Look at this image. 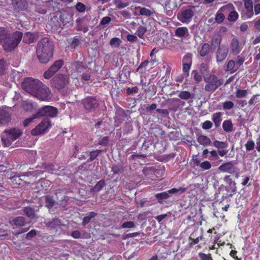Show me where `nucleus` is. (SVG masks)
<instances>
[{
  "label": "nucleus",
  "mask_w": 260,
  "mask_h": 260,
  "mask_svg": "<svg viewBox=\"0 0 260 260\" xmlns=\"http://www.w3.org/2000/svg\"><path fill=\"white\" fill-rule=\"evenodd\" d=\"M157 51H156L155 48H153L150 54V62L151 64V65H154V64L156 62H158V60L156 59V56L155 55V53L157 52Z\"/></svg>",
  "instance_id": "nucleus-53"
},
{
  "label": "nucleus",
  "mask_w": 260,
  "mask_h": 260,
  "mask_svg": "<svg viewBox=\"0 0 260 260\" xmlns=\"http://www.w3.org/2000/svg\"><path fill=\"white\" fill-rule=\"evenodd\" d=\"M191 67V65L182 64V71L185 77H187L189 76Z\"/></svg>",
  "instance_id": "nucleus-57"
},
{
  "label": "nucleus",
  "mask_w": 260,
  "mask_h": 260,
  "mask_svg": "<svg viewBox=\"0 0 260 260\" xmlns=\"http://www.w3.org/2000/svg\"><path fill=\"white\" fill-rule=\"evenodd\" d=\"M23 37V42L26 44H31L37 41L38 39V35L35 33H31L30 32H26L24 34Z\"/></svg>",
  "instance_id": "nucleus-20"
},
{
  "label": "nucleus",
  "mask_w": 260,
  "mask_h": 260,
  "mask_svg": "<svg viewBox=\"0 0 260 260\" xmlns=\"http://www.w3.org/2000/svg\"><path fill=\"white\" fill-rule=\"evenodd\" d=\"M221 116L222 113L220 112L214 113L212 115V119L216 128L218 127L220 125L221 122L222 121Z\"/></svg>",
  "instance_id": "nucleus-27"
},
{
  "label": "nucleus",
  "mask_w": 260,
  "mask_h": 260,
  "mask_svg": "<svg viewBox=\"0 0 260 260\" xmlns=\"http://www.w3.org/2000/svg\"><path fill=\"white\" fill-rule=\"evenodd\" d=\"M175 35L179 38H186L189 36L188 29L184 26L177 27L175 30Z\"/></svg>",
  "instance_id": "nucleus-22"
},
{
  "label": "nucleus",
  "mask_w": 260,
  "mask_h": 260,
  "mask_svg": "<svg viewBox=\"0 0 260 260\" xmlns=\"http://www.w3.org/2000/svg\"><path fill=\"white\" fill-rule=\"evenodd\" d=\"M149 61L148 60H145L142 62L141 64L136 69V72H139L140 74H143L146 71Z\"/></svg>",
  "instance_id": "nucleus-34"
},
{
  "label": "nucleus",
  "mask_w": 260,
  "mask_h": 260,
  "mask_svg": "<svg viewBox=\"0 0 260 260\" xmlns=\"http://www.w3.org/2000/svg\"><path fill=\"white\" fill-rule=\"evenodd\" d=\"M212 145L217 149V151H225L226 154L228 152V150L226 149L228 147V143L226 142L215 140L213 142Z\"/></svg>",
  "instance_id": "nucleus-21"
},
{
  "label": "nucleus",
  "mask_w": 260,
  "mask_h": 260,
  "mask_svg": "<svg viewBox=\"0 0 260 260\" xmlns=\"http://www.w3.org/2000/svg\"><path fill=\"white\" fill-rule=\"evenodd\" d=\"M178 96L182 100H187L191 97V93L188 91H181L178 94Z\"/></svg>",
  "instance_id": "nucleus-46"
},
{
  "label": "nucleus",
  "mask_w": 260,
  "mask_h": 260,
  "mask_svg": "<svg viewBox=\"0 0 260 260\" xmlns=\"http://www.w3.org/2000/svg\"><path fill=\"white\" fill-rule=\"evenodd\" d=\"M200 167L203 170H207L211 168V165L208 161L206 160L201 163Z\"/></svg>",
  "instance_id": "nucleus-62"
},
{
  "label": "nucleus",
  "mask_w": 260,
  "mask_h": 260,
  "mask_svg": "<svg viewBox=\"0 0 260 260\" xmlns=\"http://www.w3.org/2000/svg\"><path fill=\"white\" fill-rule=\"evenodd\" d=\"M69 77L64 74H59L55 75L50 81L52 88L60 91L64 89L69 84Z\"/></svg>",
  "instance_id": "nucleus-3"
},
{
  "label": "nucleus",
  "mask_w": 260,
  "mask_h": 260,
  "mask_svg": "<svg viewBox=\"0 0 260 260\" xmlns=\"http://www.w3.org/2000/svg\"><path fill=\"white\" fill-rule=\"evenodd\" d=\"M62 60L55 61L53 64L44 73V77L46 79L51 78L63 66Z\"/></svg>",
  "instance_id": "nucleus-12"
},
{
  "label": "nucleus",
  "mask_w": 260,
  "mask_h": 260,
  "mask_svg": "<svg viewBox=\"0 0 260 260\" xmlns=\"http://www.w3.org/2000/svg\"><path fill=\"white\" fill-rule=\"evenodd\" d=\"M43 83L37 79L27 78L25 79L22 82V86L26 92L34 96L37 93L36 91L39 89L40 86L43 85Z\"/></svg>",
  "instance_id": "nucleus-4"
},
{
  "label": "nucleus",
  "mask_w": 260,
  "mask_h": 260,
  "mask_svg": "<svg viewBox=\"0 0 260 260\" xmlns=\"http://www.w3.org/2000/svg\"><path fill=\"white\" fill-rule=\"evenodd\" d=\"M53 44L47 37L41 39L37 44L36 53L41 63H46L52 57Z\"/></svg>",
  "instance_id": "nucleus-2"
},
{
  "label": "nucleus",
  "mask_w": 260,
  "mask_h": 260,
  "mask_svg": "<svg viewBox=\"0 0 260 260\" xmlns=\"http://www.w3.org/2000/svg\"><path fill=\"white\" fill-rule=\"evenodd\" d=\"M245 60V58L242 55H238L236 58V64H238L239 67L242 66Z\"/></svg>",
  "instance_id": "nucleus-63"
},
{
  "label": "nucleus",
  "mask_w": 260,
  "mask_h": 260,
  "mask_svg": "<svg viewBox=\"0 0 260 260\" xmlns=\"http://www.w3.org/2000/svg\"><path fill=\"white\" fill-rule=\"evenodd\" d=\"M236 63L235 61L233 60H230L226 64V68L225 69V71L226 72H230L231 73H235L237 70H235L234 68L235 67Z\"/></svg>",
  "instance_id": "nucleus-37"
},
{
  "label": "nucleus",
  "mask_w": 260,
  "mask_h": 260,
  "mask_svg": "<svg viewBox=\"0 0 260 260\" xmlns=\"http://www.w3.org/2000/svg\"><path fill=\"white\" fill-rule=\"evenodd\" d=\"M231 53L234 55H237L240 53L243 49L242 45L236 38L231 40L230 45Z\"/></svg>",
  "instance_id": "nucleus-15"
},
{
  "label": "nucleus",
  "mask_w": 260,
  "mask_h": 260,
  "mask_svg": "<svg viewBox=\"0 0 260 260\" xmlns=\"http://www.w3.org/2000/svg\"><path fill=\"white\" fill-rule=\"evenodd\" d=\"M114 3L116 7L119 9L124 8L128 6V3H123L121 0H114Z\"/></svg>",
  "instance_id": "nucleus-51"
},
{
  "label": "nucleus",
  "mask_w": 260,
  "mask_h": 260,
  "mask_svg": "<svg viewBox=\"0 0 260 260\" xmlns=\"http://www.w3.org/2000/svg\"><path fill=\"white\" fill-rule=\"evenodd\" d=\"M225 155V151H217L216 150L213 149L210 151V155L208 156V159L211 161H215L219 159V156L223 157Z\"/></svg>",
  "instance_id": "nucleus-18"
},
{
  "label": "nucleus",
  "mask_w": 260,
  "mask_h": 260,
  "mask_svg": "<svg viewBox=\"0 0 260 260\" xmlns=\"http://www.w3.org/2000/svg\"><path fill=\"white\" fill-rule=\"evenodd\" d=\"M211 51V47L207 43H205L202 44L201 49L199 50V54L202 57H205L207 56Z\"/></svg>",
  "instance_id": "nucleus-26"
},
{
  "label": "nucleus",
  "mask_w": 260,
  "mask_h": 260,
  "mask_svg": "<svg viewBox=\"0 0 260 260\" xmlns=\"http://www.w3.org/2000/svg\"><path fill=\"white\" fill-rule=\"evenodd\" d=\"M75 7L76 10L80 13L84 12L86 9L85 5L80 2L77 3Z\"/></svg>",
  "instance_id": "nucleus-59"
},
{
  "label": "nucleus",
  "mask_w": 260,
  "mask_h": 260,
  "mask_svg": "<svg viewBox=\"0 0 260 260\" xmlns=\"http://www.w3.org/2000/svg\"><path fill=\"white\" fill-rule=\"evenodd\" d=\"M38 118H39L38 115H37V113H36L31 117L25 119L23 122V125L24 126L26 127L32 122L35 119Z\"/></svg>",
  "instance_id": "nucleus-47"
},
{
  "label": "nucleus",
  "mask_w": 260,
  "mask_h": 260,
  "mask_svg": "<svg viewBox=\"0 0 260 260\" xmlns=\"http://www.w3.org/2000/svg\"><path fill=\"white\" fill-rule=\"evenodd\" d=\"M218 169L222 172L230 174L237 172V168L234 166L232 161L223 163L219 167Z\"/></svg>",
  "instance_id": "nucleus-16"
},
{
  "label": "nucleus",
  "mask_w": 260,
  "mask_h": 260,
  "mask_svg": "<svg viewBox=\"0 0 260 260\" xmlns=\"http://www.w3.org/2000/svg\"><path fill=\"white\" fill-rule=\"evenodd\" d=\"M102 151V150L99 149L90 151L89 152V158L87 160V161H93L100 155Z\"/></svg>",
  "instance_id": "nucleus-40"
},
{
  "label": "nucleus",
  "mask_w": 260,
  "mask_h": 260,
  "mask_svg": "<svg viewBox=\"0 0 260 260\" xmlns=\"http://www.w3.org/2000/svg\"><path fill=\"white\" fill-rule=\"evenodd\" d=\"M25 175H19L16 172H12L11 170H8L6 172L5 178L11 180L13 184L20 185L23 181L22 177Z\"/></svg>",
  "instance_id": "nucleus-14"
},
{
  "label": "nucleus",
  "mask_w": 260,
  "mask_h": 260,
  "mask_svg": "<svg viewBox=\"0 0 260 260\" xmlns=\"http://www.w3.org/2000/svg\"><path fill=\"white\" fill-rule=\"evenodd\" d=\"M134 227H135L134 222L133 221H126V222H123L121 226V228L122 229H127V228L131 229V228H133Z\"/></svg>",
  "instance_id": "nucleus-60"
},
{
  "label": "nucleus",
  "mask_w": 260,
  "mask_h": 260,
  "mask_svg": "<svg viewBox=\"0 0 260 260\" xmlns=\"http://www.w3.org/2000/svg\"><path fill=\"white\" fill-rule=\"evenodd\" d=\"M155 171V167H154L145 168L143 170L145 176L152 180H154V174L156 172Z\"/></svg>",
  "instance_id": "nucleus-28"
},
{
  "label": "nucleus",
  "mask_w": 260,
  "mask_h": 260,
  "mask_svg": "<svg viewBox=\"0 0 260 260\" xmlns=\"http://www.w3.org/2000/svg\"><path fill=\"white\" fill-rule=\"evenodd\" d=\"M194 7L190 6L186 8H183L177 14V19L183 23H188L194 15Z\"/></svg>",
  "instance_id": "nucleus-6"
},
{
  "label": "nucleus",
  "mask_w": 260,
  "mask_h": 260,
  "mask_svg": "<svg viewBox=\"0 0 260 260\" xmlns=\"http://www.w3.org/2000/svg\"><path fill=\"white\" fill-rule=\"evenodd\" d=\"M138 9H140L139 13L140 15L145 16H150L152 14V11L146 8H141L139 7Z\"/></svg>",
  "instance_id": "nucleus-45"
},
{
  "label": "nucleus",
  "mask_w": 260,
  "mask_h": 260,
  "mask_svg": "<svg viewBox=\"0 0 260 260\" xmlns=\"http://www.w3.org/2000/svg\"><path fill=\"white\" fill-rule=\"evenodd\" d=\"M204 80L207 84L205 86V90L207 92H213L219 87L223 84L222 79H218L215 75H210L205 78Z\"/></svg>",
  "instance_id": "nucleus-5"
},
{
  "label": "nucleus",
  "mask_w": 260,
  "mask_h": 260,
  "mask_svg": "<svg viewBox=\"0 0 260 260\" xmlns=\"http://www.w3.org/2000/svg\"><path fill=\"white\" fill-rule=\"evenodd\" d=\"M222 39L221 36H218L216 37L213 38L211 40V45L213 47H220Z\"/></svg>",
  "instance_id": "nucleus-41"
},
{
  "label": "nucleus",
  "mask_w": 260,
  "mask_h": 260,
  "mask_svg": "<svg viewBox=\"0 0 260 260\" xmlns=\"http://www.w3.org/2000/svg\"><path fill=\"white\" fill-rule=\"evenodd\" d=\"M25 220L24 217L22 216H17L15 217L11 222L12 225L18 226H22L24 225Z\"/></svg>",
  "instance_id": "nucleus-31"
},
{
  "label": "nucleus",
  "mask_w": 260,
  "mask_h": 260,
  "mask_svg": "<svg viewBox=\"0 0 260 260\" xmlns=\"http://www.w3.org/2000/svg\"><path fill=\"white\" fill-rule=\"evenodd\" d=\"M23 212L30 218L33 219L35 217V211L33 208L28 206L25 207L23 209Z\"/></svg>",
  "instance_id": "nucleus-33"
},
{
  "label": "nucleus",
  "mask_w": 260,
  "mask_h": 260,
  "mask_svg": "<svg viewBox=\"0 0 260 260\" xmlns=\"http://www.w3.org/2000/svg\"><path fill=\"white\" fill-rule=\"evenodd\" d=\"M51 126L50 121L48 120L43 119L35 128L31 131L33 136H38L45 133Z\"/></svg>",
  "instance_id": "nucleus-11"
},
{
  "label": "nucleus",
  "mask_w": 260,
  "mask_h": 260,
  "mask_svg": "<svg viewBox=\"0 0 260 260\" xmlns=\"http://www.w3.org/2000/svg\"><path fill=\"white\" fill-rule=\"evenodd\" d=\"M105 185V181L104 179L101 180L92 187L91 189L92 191L93 192H98L101 191Z\"/></svg>",
  "instance_id": "nucleus-32"
},
{
  "label": "nucleus",
  "mask_w": 260,
  "mask_h": 260,
  "mask_svg": "<svg viewBox=\"0 0 260 260\" xmlns=\"http://www.w3.org/2000/svg\"><path fill=\"white\" fill-rule=\"evenodd\" d=\"M58 109L51 106H45L40 108L37 112L39 118L41 117H49L54 118L57 116Z\"/></svg>",
  "instance_id": "nucleus-10"
},
{
  "label": "nucleus",
  "mask_w": 260,
  "mask_h": 260,
  "mask_svg": "<svg viewBox=\"0 0 260 260\" xmlns=\"http://www.w3.org/2000/svg\"><path fill=\"white\" fill-rule=\"evenodd\" d=\"M1 139L3 145L5 147L10 146L12 143L14 142L13 139L6 134H3L1 136Z\"/></svg>",
  "instance_id": "nucleus-30"
},
{
  "label": "nucleus",
  "mask_w": 260,
  "mask_h": 260,
  "mask_svg": "<svg viewBox=\"0 0 260 260\" xmlns=\"http://www.w3.org/2000/svg\"><path fill=\"white\" fill-rule=\"evenodd\" d=\"M254 142L252 140H248L245 145L247 151L252 150L254 148Z\"/></svg>",
  "instance_id": "nucleus-56"
},
{
  "label": "nucleus",
  "mask_w": 260,
  "mask_h": 260,
  "mask_svg": "<svg viewBox=\"0 0 260 260\" xmlns=\"http://www.w3.org/2000/svg\"><path fill=\"white\" fill-rule=\"evenodd\" d=\"M97 215V213L94 212H90L88 215L86 216H85L83 218V221L82 222V224L83 225H85L86 224H88L90 222L91 219L94 217H95Z\"/></svg>",
  "instance_id": "nucleus-36"
},
{
  "label": "nucleus",
  "mask_w": 260,
  "mask_h": 260,
  "mask_svg": "<svg viewBox=\"0 0 260 260\" xmlns=\"http://www.w3.org/2000/svg\"><path fill=\"white\" fill-rule=\"evenodd\" d=\"M229 48L226 45H222L220 47H218L215 53L216 62L220 63L225 60L229 54Z\"/></svg>",
  "instance_id": "nucleus-13"
},
{
  "label": "nucleus",
  "mask_w": 260,
  "mask_h": 260,
  "mask_svg": "<svg viewBox=\"0 0 260 260\" xmlns=\"http://www.w3.org/2000/svg\"><path fill=\"white\" fill-rule=\"evenodd\" d=\"M4 134H6L8 135H9V136L14 141L22 135V132L20 129L13 128L5 130L4 132Z\"/></svg>",
  "instance_id": "nucleus-17"
},
{
  "label": "nucleus",
  "mask_w": 260,
  "mask_h": 260,
  "mask_svg": "<svg viewBox=\"0 0 260 260\" xmlns=\"http://www.w3.org/2000/svg\"><path fill=\"white\" fill-rule=\"evenodd\" d=\"M147 29L146 28L143 26H140L138 27L137 31V36L141 39L143 38V36L145 32H146Z\"/></svg>",
  "instance_id": "nucleus-48"
},
{
  "label": "nucleus",
  "mask_w": 260,
  "mask_h": 260,
  "mask_svg": "<svg viewBox=\"0 0 260 260\" xmlns=\"http://www.w3.org/2000/svg\"><path fill=\"white\" fill-rule=\"evenodd\" d=\"M198 142L204 146H210L211 145V141L209 138L205 135H200L197 139Z\"/></svg>",
  "instance_id": "nucleus-25"
},
{
  "label": "nucleus",
  "mask_w": 260,
  "mask_h": 260,
  "mask_svg": "<svg viewBox=\"0 0 260 260\" xmlns=\"http://www.w3.org/2000/svg\"><path fill=\"white\" fill-rule=\"evenodd\" d=\"M213 123L209 120H206L202 123V128L204 129L208 130L212 128Z\"/></svg>",
  "instance_id": "nucleus-61"
},
{
  "label": "nucleus",
  "mask_w": 260,
  "mask_h": 260,
  "mask_svg": "<svg viewBox=\"0 0 260 260\" xmlns=\"http://www.w3.org/2000/svg\"><path fill=\"white\" fill-rule=\"evenodd\" d=\"M11 115L7 112L2 110L0 111V123L6 124L11 120Z\"/></svg>",
  "instance_id": "nucleus-23"
},
{
  "label": "nucleus",
  "mask_w": 260,
  "mask_h": 260,
  "mask_svg": "<svg viewBox=\"0 0 260 260\" xmlns=\"http://www.w3.org/2000/svg\"><path fill=\"white\" fill-rule=\"evenodd\" d=\"M234 106V103L232 101H226L222 104V107L224 110H230Z\"/></svg>",
  "instance_id": "nucleus-58"
},
{
  "label": "nucleus",
  "mask_w": 260,
  "mask_h": 260,
  "mask_svg": "<svg viewBox=\"0 0 260 260\" xmlns=\"http://www.w3.org/2000/svg\"><path fill=\"white\" fill-rule=\"evenodd\" d=\"M239 17V14L235 10L230 12L228 16V20L230 22H235Z\"/></svg>",
  "instance_id": "nucleus-42"
},
{
  "label": "nucleus",
  "mask_w": 260,
  "mask_h": 260,
  "mask_svg": "<svg viewBox=\"0 0 260 260\" xmlns=\"http://www.w3.org/2000/svg\"><path fill=\"white\" fill-rule=\"evenodd\" d=\"M45 206L49 209H51L55 204L53 197L49 195L45 197Z\"/></svg>",
  "instance_id": "nucleus-35"
},
{
  "label": "nucleus",
  "mask_w": 260,
  "mask_h": 260,
  "mask_svg": "<svg viewBox=\"0 0 260 260\" xmlns=\"http://www.w3.org/2000/svg\"><path fill=\"white\" fill-rule=\"evenodd\" d=\"M192 54L190 53H187L185 54L182 58V64H192Z\"/></svg>",
  "instance_id": "nucleus-39"
},
{
  "label": "nucleus",
  "mask_w": 260,
  "mask_h": 260,
  "mask_svg": "<svg viewBox=\"0 0 260 260\" xmlns=\"http://www.w3.org/2000/svg\"><path fill=\"white\" fill-rule=\"evenodd\" d=\"M45 224L47 227L50 228L51 229H55L61 225V221L60 219L57 218H54L51 220L45 221Z\"/></svg>",
  "instance_id": "nucleus-24"
},
{
  "label": "nucleus",
  "mask_w": 260,
  "mask_h": 260,
  "mask_svg": "<svg viewBox=\"0 0 260 260\" xmlns=\"http://www.w3.org/2000/svg\"><path fill=\"white\" fill-rule=\"evenodd\" d=\"M152 134H153L156 138L161 137L165 135V132L161 128L156 127L153 129Z\"/></svg>",
  "instance_id": "nucleus-44"
},
{
  "label": "nucleus",
  "mask_w": 260,
  "mask_h": 260,
  "mask_svg": "<svg viewBox=\"0 0 260 260\" xmlns=\"http://www.w3.org/2000/svg\"><path fill=\"white\" fill-rule=\"evenodd\" d=\"M192 75H193V79L195 80L196 83H199L202 81V77L197 70H193L192 71Z\"/></svg>",
  "instance_id": "nucleus-50"
},
{
  "label": "nucleus",
  "mask_w": 260,
  "mask_h": 260,
  "mask_svg": "<svg viewBox=\"0 0 260 260\" xmlns=\"http://www.w3.org/2000/svg\"><path fill=\"white\" fill-rule=\"evenodd\" d=\"M12 4L15 10H23L27 8V0H12Z\"/></svg>",
  "instance_id": "nucleus-19"
},
{
  "label": "nucleus",
  "mask_w": 260,
  "mask_h": 260,
  "mask_svg": "<svg viewBox=\"0 0 260 260\" xmlns=\"http://www.w3.org/2000/svg\"><path fill=\"white\" fill-rule=\"evenodd\" d=\"M192 54L190 53H187L185 54L182 58V64H192Z\"/></svg>",
  "instance_id": "nucleus-38"
},
{
  "label": "nucleus",
  "mask_w": 260,
  "mask_h": 260,
  "mask_svg": "<svg viewBox=\"0 0 260 260\" xmlns=\"http://www.w3.org/2000/svg\"><path fill=\"white\" fill-rule=\"evenodd\" d=\"M244 3V8L242 9L241 16L243 20L251 18L254 15L253 3L252 0H242Z\"/></svg>",
  "instance_id": "nucleus-9"
},
{
  "label": "nucleus",
  "mask_w": 260,
  "mask_h": 260,
  "mask_svg": "<svg viewBox=\"0 0 260 260\" xmlns=\"http://www.w3.org/2000/svg\"><path fill=\"white\" fill-rule=\"evenodd\" d=\"M22 37L21 31H16L11 34L8 28L0 27V44L6 52H10L16 48Z\"/></svg>",
  "instance_id": "nucleus-1"
},
{
  "label": "nucleus",
  "mask_w": 260,
  "mask_h": 260,
  "mask_svg": "<svg viewBox=\"0 0 260 260\" xmlns=\"http://www.w3.org/2000/svg\"><path fill=\"white\" fill-rule=\"evenodd\" d=\"M199 256L201 260H212L210 254H206L201 252L199 253Z\"/></svg>",
  "instance_id": "nucleus-64"
},
{
  "label": "nucleus",
  "mask_w": 260,
  "mask_h": 260,
  "mask_svg": "<svg viewBox=\"0 0 260 260\" xmlns=\"http://www.w3.org/2000/svg\"><path fill=\"white\" fill-rule=\"evenodd\" d=\"M155 196L158 200H165L169 198L168 191L156 193Z\"/></svg>",
  "instance_id": "nucleus-55"
},
{
  "label": "nucleus",
  "mask_w": 260,
  "mask_h": 260,
  "mask_svg": "<svg viewBox=\"0 0 260 260\" xmlns=\"http://www.w3.org/2000/svg\"><path fill=\"white\" fill-rule=\"evenodd\" d=\"M248 91L247 89H238L236 92V96L237 98H242L246 96Z\"/></svg>",
  "instance_id": "nucleus-49"
},
{
  "label": "nucleus",
  "mask_w": 260,
  "mask_h": 260,
  "mask_svg": "<svg viewBox=\"0 0 260 260\" xmlns=\"http://www.w3.org/2000/svg\"><path fill=\"white\" fill-rule=\"evenodd\" d=\"M186 190V187H181L178 188H173L169 190H168L169 194V193H173V194H181Z\"/></svg>",
  "instance_id": "nucleus-43"
},
{
  "label": "nucleus",
  "mask_w": 260,
  "mask_h": 260,
  "mask_svg": "<svg viewBox=\"0 0 260 260\" xmlns=\"http://www.w3.org/2000/svg\"><path fill=\"white\" fill-rule=\"evenodd\" d=\"M82 104L87 113L94 112L99 106V103L95 96H89L82 101Z\"/></svg>",
  "instance_id": "nucleus-7"
},
{
  "label": "nucleus",
  "mask_w": 260,
  "mask_h": 260,
  "mask_svg": "<svg viewBox=\"0 0 260 260\" xmlns=\"http://www.w3.org/2000/svg\"><path fill=\"white\" fill-rule=\"evenodd\" d=\"M121 43V41L118 38H113L110 41V45L112 47H118Z\"/></svg>",
  "instance_id": "nucleus-52"
},
{
  "label": "nucleus",
  "mask_w": 260,
  "mask_h": 260,
  "mask_svg": "<svg viewBox=\"0 0 260 260\" xmlns=\"http://www.w3.org/2000/svg\"><path fill=\"white\" fill-rule=\"evenodd\" d=\"M222 128L226 133H231L233 129V124L231 120H225L222 123Z\"/></svg>",
  "instance_id": "nucleus-29"
},
{
  "label": "nucleus",
  "mask_w": 260,
  "mask_h": 260,
  "mask_svg": "<svg viewBox=\"0 0 260 260\" xmlns=\"http://www.w3.org/2000/svg\"><path fill=\"white\" fill-rule=\"evenodd\" d=\"M34 96L36 97L39 100L42 101H49L52 99V94L49 87L45 84L43 83L42 86H40L39 89L36 91Z\"/></svg>",
  "instance_id": "nucleus-8"
},
{
  "label": "nucleus",
  "mask_w": 260,
  "mask_h": 260,
  "mask_svg": "<svg viewBox=\"0 0 260 260\" xmlns=\"http://www.w3.org/2000/svg\"><path fill=\"white\" fill-rule=\"evenodd\" d=\"M225 17L223 13L218 11L215 15V20L218 23H222L224 20Z\"/></svg>",
  "instance_id": "nucleus-54"
}]
</instances>
